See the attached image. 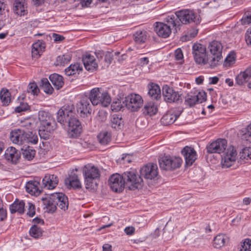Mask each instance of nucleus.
<instances>
[{
  "label": "nucleus",
  "instance_id": "12",
  "mask_svg": "<svg viewBox=\"0 0 251 251\" xmlns=\"http://www.w3.org/2000/svg\"><path fill=\"white\" fill-rule=\"evenodd\" d=\"M77 113L82 118L89 117L92 112L91 104L90 99L87 96L82 97L80 101L76 104Z\"/></svg>",
  "mask_w": 251,
  "mask_h": 251
},
{
  "label": "nucleus",
  "instance_id": "47",
  "mask_svg": "<svg viewBox=\"0 0 251 251\" xmlns=\"http://www.w3.org/2000/svg\"><path fill=\"white\" fill-rule=\"evenodd\" d=\"M250 78L244 73V72H241L238 74L236 78V83L239 85H242L246 83Z\"/></svg>",
  "mask_w": 251,
  "mask_h": 251
},
{
  "label": "nucleus",
  "instance_id": "48",
  "mask_svg": "<svg viewBox=\"0 0 251 251\" xmlns=\"http://www.w3.org/2000/svg\"><path fill=\"white\" fill-rule=\"evenodd\" d=\"M235 60L236 54L234 51H231L225 59L224 65L229 67L235 63Z\"/></svg>",
  "mask_w": 251,
  "mask_h": 251
},
{
  "label": "nucleus",
  "instance_id": "37",
  "mask_svg": "<svg viewBox=\"0 0 251 251\" xmlns=\"http://www.w3.org/2000/svg\"><path fill=\"white\" fill-rule=\"evenodd\" d=\"M97 138L101 145H106L111 141V134L107 131H102L98 134Z\"/></svg>",
  "mask_w": 251,
  "mask_h": 251
},
{
  "label": "nucleus",
  "instance_id": "58",
  "mask_svg": "<svg viewBox=\"0 0 251 251\" xmlns=\"http://www.w3.org/2000/svg\"><path fill=\"white\" fill-rule=\"evenodd\" d=\"M32 126L33 124L29 121L26 120L22 123L21 126L27 129H31L32 128Z\"/></svg>",
  "mask_w": 251,
  "mask_h": 251
},
{
  "label": "nucleus",
  "instance_id": "22",
  "mask_svg": "<svg viewBox=\"0 0 251 251\" xmlns=\"http://www.w3.org/2000/svg\"><path fill=\"white\" fill-rule=\"evenodd\" d=\"M181 153L185 158V164L187 166H191L197 158L196 151L191 147H185L181 151Z\"/></svg>",
  "mask_w": 251,
  "mask_h": 251
},
{
  "label": "nucleus",
  "instance_id": "11",
  "mask_svg": "<svg viewBox=\"0 0 251 251\" xmlns=\"http://www.w3.org/2000/svg\"><path fill=\"white\" fill-rule=\"evenodd\" d=\"M193 54L196 63L204 65L208 63V58L206 48L201 44L195 43L193 46Z\"/></svg>",
  "mask_w": 251,
  "mask_h": 251
},
{
  "label": "nucleus",
  "instance_id": "34",
  "mask_svg": "<svg viewBox=\"0 0 251 251\" xmlns=\"http://www.w3.org/2000/svg\"><path fill=\"white\" fill-rule=\"evenodd\" d=\"M49 78L56 89L59 90L63 87L64 82L62 76L54 73L50 75Z\"/></svg>",
  "mask_w": 251,
  "mask_h": 251
},
{
  "label": "nucleus",
  "instance_id": "14",
  "mask_svg": "<svg viewBox=\"0 0 251 251\" xmlns=\"http://www.w3.org/2000/svg\"><path fill=\"white\" fill-rule=\"evenodd\" d=\"M109 184L111 189L115 192H122L125 187L122 175L119 174H113L109 178Z\"/></svg>",
  "mask_w": 251,
  "mask_h": 251
},
{
  "label": "nucleus",
  "instance_id": "62",
  "mask_svg": "<svg viewBox=\"0 0 251 251\" xmlns=\"http://www.w3.org/2000/svg\"><path fill=\"white\" fill-rule=\"evenodd\" d=\"M245 40L247 44L251 45V30L250 32L249 30L247 31L245 35Z\"/></svg>",
  "mask_w": 251,
  "mask_h": 251
},
{
  "label": "nucleus",
  "instance_id": "64",
  "mask_svg": "<svg viewBox=\"0 0 251 251\" xmlns=\"http://www.w3.org/2000/svg\"><path fill=\"white\" fill-rule=\"evenodd\" d=\"M32 222L34 224V225L41 224L43 225L44 224V220L42 219L37 217L33 219Z\"/></svg>",
  "mask_w": 251,
  "mask_h": 251
},
{
  "label": "nucleus",
  "instance_id": "41",
  "mask_svg": "<svg viewBox=\"0 0 251 251\" xmlns=\"http://www.w3.org/2000/svg\"><path fill=\"white\" fill-rule=\"evenodd\" d=\"M226 243V237L224 234H218L213 239V246L215 248L219 249L223 247Z\"/></svg>",
  "mask_w": 251,
  "mask_h": 251
},
{
  "label": "nucleus",
  "instance_id": "57",
  "mask_svg": "<svg viewBox=\"0 0 251 251\" xmlns=\"http://www.w3.org/2000/svg\"><path fill=\"white\" fill-rule=\"evenodd\" d=\"M175 57L176 60H179L183 57L182 51L180 49H177L175 51Z\"/></svg>",
  "mask_w": 251,
  "mask_h": 251
},
{
  "label": "nucleus",
  "instance_id": "25",
  "mask_svg": "<svg viewBox=\"0 0 251 251\" xmlns=\"http://www.w3.org/2000/svg\"><path fill=\"white\" fill-rule=\"evenodd\" d=\"M82 61L85 69L90 72L97 70L98 65L94 56L86 53L82 56Z\"/></svg>",
  "mask_w": 251,
  "mask_h": 251
},
{
  "label": "nucleus",
  "instance_id": "53",
  "mask_svg": "<svg viewBox=\"0 0 251 251\" xmlns=\"http://www.w3.org/2000/svg\"><path fill=\"white\" fill-rule=\"evenodd\" d=\"M29 106L26 102H21L20 105L17 106L15 111L16 112L20 113L23 111H25L28 109Z\"/></svg>",
  "mask_w": 251,
  "mask_h": 251
},
{
  "label": "nucleus",
  "instance_id": "32",
  "mask_svg": "<svg viewBox=\"0 0 251 251\" xmlns=\"http://www.w3.org/2000/svg\"><path fill=\"white\" fill-rule=\"evenodd\" d=\"M25 0H15L13 11L18 15L24 16L26 14Z\"/></svg>",
  "mask_w": 251,
  "mask_h": 251
},
{
  "label": "nucleus",
  "instance_id": "33",
  "mask_svg": "<svg viewBox=\"0 0 251 251\" xmlns=\"http://www.w3.org/2000/svg\"><path fill=\"white\" fill-rule=\"evenodd\" d=\"M57 126H39L38 131L41 139L44 140L49 139L52 132L56 128Z\"/></svg>",
  "mask_w": 251,
  "mask_h": 251
},
{
  "label": "nucleus",
  "instance_id": "7",
  "mask_svg": "<svg viewBox=\"0 0 251 251\" xmlns=\"http://www.w3.org/2000/svg\"><path fill=\"white\" fill-rule=\"evenodd\" d=\"M182 162L181 158L170 155L162 156L159 159L161 169L167 171H172L179 168Z\"/></svg>",
  "mask_w": 251,
  "mask_h": 251
},
{
  "label": "nucleus",
  "instance_id": "5",
  "mask_svg": "<svg viewBox=\"0 0 251 251\" xmlns=\"http://www.w3.org/2000/svg\"><path fill=\"white\" fill-rule=\"evenodd\" d=\"M82 171L86 189L90 190L94 189V181L100 176L99 169L94 166L87 164L84 166Z\"/></svg>",
  "mask_w": 251,
  "mask_h": 251
},
{
  "label": "nucleus",
  "instance_id": "59",
  "mask_svg": "<svg viewBox=\"0 0 251 251\" xmlns=\"http://www.w3.org/2000/svg\"><path fill=\"white\" fill-rule=\"evenodd\" d=\"M125 231L127 235H132L135 231V228L132 226L126 227L125 229Z\"/></svg>",
  "mask_w": 251,
  "mask_h": 251
},
{
  "label": "nucleus",
  "instance_id": "61",
  "mask_svg": "<svg viewBox=\"0 0 251 251\" xmlns=\"http://www.w3.org/2000/svg\"><path fill=\"white\" fill-rule=\"evenodd\" d=\"M6 4L3 0H0V15H3L5 13Z\"/></svg>",
  "mask_w": 251,
  "mask_h": 251
},
{
  "label": "nucleus",
  "instance_id": "23",
  "mask_svg": "<svg viewBox=\"0 0 251 251\" xmlns=\"http://www.w3.org/2000/svg\"><path fill=\"white\" fill-rule=\"evenodd\" d=\"M182 110H171L163 115L161 119V122L164 125H171L173 124L179 117Z\"/></svg>",
  "mask_w": 251,
  "mask_h": 251
},
{
  "label": "nucleus",
  "instance_id": "55",
  "mask_svg": "<svg viewBox=\"0 0 251 251\" xmlns=\"http://www.w3.org/2000/svg\"><path fill=\"white\" fill-rule=\"evenodd\" d=\"M122 107L123 105L120 104V102L117 101L115 102H113L111 104V108L113 111H119L122 109Z\"/></svg>",
  "mask_w": 251,
  "mask_h": 251
},
{
  "label": "nucleus",
  "instance_id": "42",
  "mask_svg": "<svg viewBox=\"0 0 251 251\" xmlns=\"http://www.w3.org/2000/svg\"><path fill=\"white\" fill-rule=\"evenodd\" d=\"M71 60V56L69 54H63L57 56L55 62L56 66H64Z\"/></svg>",
  "mask_w": 251,
  "mask_h": 251
},
{
  "label": "nucleus",
  "instance_id": "20",
  "mask_svg": "<svg viewBox=\"0 0 251 251\" xmlns=\"http://www.w3.org/2000/svg\"><path fill=\"white\" fill-rule=\"evenodd\" d=\"M65 183L69 189H80L82 188L81 183L78 175L74 171L72 172L68 177L65 179Z\"/></svg>",
  "mask_w": 251,
  "mask_h": 251
},
{
  "label": "nucleus",
  "instance_id": "43",
  "mask_svg": "<svg viewBox=\"0 0 251 251\" xmlns=\"http://www.w3.org/2000/svg\"><path fill=\"white\" fill-rule=\"evenodd\" d=\"M134 41L138 43H145L147 39V32L146 31L139 30L133 35Z\"/></svg>",
  "mask_w": 251,
  "mask_h": 251
},
{
  "label": "nucleus",
  "instance_id": "6",
  "mask_svg": "<svg viewBox=\"0 0 251 251\" xmlns=\"http://www.w3.org/2000/svg\"><path fill=\"white\" fill-rule=\"evenodd\" d=\"M223 49V46L220 41L213 40L209 43L208 50L212 56V59L209 62L211 68H214L219 65L220 62L222 59Z\"/></svg>",
  "mask_w": 251,
  "mask_h": 251
},
{
  "label": "nucleus",
  "instance_id": "16",
  "mask_svg": "<svg viewBox=\"0 0 251 251\" xmlns=\"http://www.w3.org/2000/svg\"><path fill=\"white\" fill-rule=\"evenodd\" d=\"M237 152L232 146H229L224 154L222 159V164L223 167L228 168L235 162Z\"/></svg>",
  "mask_w": 251,
  "mask_h": 251
},
{
  "label": "nucleus",
  "instance_id": "60",
  "mask_svg": "<svg viewBox=\"0 0 251 251\" xmlns=\"http://www.w3.org/2000/svg\"><path fill=\"white\" fill-rule=\"evenodd\" d=\"M52 37L54 38V41L55 42L62 41L65 39L63 36L56 33H53Z\"/></svg>",
  "mask_w": 251,
  "mask_h": 251
},
{
  "label": "nucleus",
  "instance_id": "36",
  "mask_svg": "<svg viewBox=\"0 0 251 251\" xmlns=\"http://www.w3.org/2000/svg\"><path fill=\"white\" fill-rule=\"evenodd\" d=\"M124 121L122 116L118 114H114L111 119V126L113 128L121 129L124 125Z\"/></svg>",
  "mask_w": 251,
  "mask_h": 251
},
{
  "label": "nucleus",
  "instance_id": "19",
  "mask_svg": "<svg viewBox=\"0 0 251 251\" xmlns=\"http://www.w3.org/2000/svg\"><path fill=\"white\" fill-rule=\"evenodd\" d=\"M171 26L170 24H165L161 22H156L154 25V31L158 36L166 38L169 36L171 33Z\"/></svg>",
  "mask_w": 251,
  "mask_h": 251
},
{
  "label": "nucleus",
  "instance_id": "27",
  "mask_svg": "<svg viewBox=\"0 0 251 251\" xmlns=\"http://www.w3.org/2000/svg\"><path fill=\"white\" fill-rule=\"evenodd\" d=\"M148 94L151 99L158 100L161 99V89L158 84L151 82L148 84Z\"/></svg>",
  "mask_w": 251,
  "mask_h": 251
},
{
  "label": "nucleus",
  "instance_id": "56",
  "mask_svg": "<svg viewBox=\"0 0 251 251\" xmlns=\"http://www.w3.org/2000/svg\"><path fill=\"white\" fill-rule=\"evenodd\" d=\"M7 218V211L3 207L0 208V221H3Z\"/></svg>",
  "mask_w": 251,
  "mask_h": 251
},
{
  "label": "nucleus",
  "instance_id": "4",
  "mask_svg": "<svg viewBox=\"0 0 251 251\" xmlns=\"http://www.w3.org/2000/svg\"><path fill=\"white\" fill-rule=\"evenodd\" d=\"M90 102L93 105L101 104L103 107H107L111 102V97L107 92H100L98 88L91 90L89 97Z\"/></svg>",
  "mask_w": 251,
  "mask_h": 251
},
{
  "label": "nucleus",
  "instance_id": "52",
  "mask_svg": "<svg viewBox=\"0 0 251 251\" xmlns=\"http://www.w3.org/2000/svg\"><path fill=\"white\" fill-rule=\"evenodd\" d=\"M241 23L244 25L251 23V12L248 11L244 14L241 19Z\"/></svg>",
  "mask_w": 251,
  "mask_h": 251
},
{
  "label": "nucleus",
  "instance_id": "26",
  "mask_svg": "<svg viewBox=\"0 0 251 251\" xmlns=\"http://www.w3.org/2000/svg\"><path fill=\"white\" fill-rule=\"evenodd\" d=\"M58 183V178L54 175L47 174L42 180V185L45 188L53 189Z\"/></svg>",
  "mask_w": 251,
  "mask_h": 251
},
{
  "label": "nucleus",
  "instance_id": "46",
  "mask_svg": "<svg viewBox=\"0 0 251 251\" xmlns=\"http://www.w3.org/2000/svg\"><path fill=\"white\" fill-rule=\"evenodd\" d=\"M241 132L242 139L251 143V123Z\"/></svg>",
  "mask_w": 251,
  "mask_h": 251
},
{
  "label": "nucleus",
  "instance_id": "13",
  "mask_svg": "<svg viewBox=\"0 0 251 251\" xmlns=\"http://www.w3.org/2000/svg\"><path fill=\"white\" fill-rule=\"evenodd\" d=\"M162 95L164 100L168 103L178 102L180 100L182 101L181 95L167 85L162 87Z\"/></svg>",
  "mask_w": 251,
  "mask_h": 251
},
{
  "label": "nucleus",
  "instance_id": "2",
  "mask_svg": "<svg viewBox=\"0 0 251 251\" xmlns=\"http://www.w3.org/2000/svg\"><path fill=\"white\" fill-rule=\"evenodd\" d=\"M165 21L172 25V27L175 28L176 32L180 29L179 26L181 24H187L194 22L198 24L200 23V20L199 18H197L195 12L189 9L176 11L175 15L168 16L165 19Z\"/></svg>",
  "mask_w": 251,
  "mask_h": 251
},
{
  "label": "nucleus",
  "instance_id": "18",
  "mask_svg": "<svg viewBox=\"0 0 251 251\" xmlns=\"http://www.w3.org/2000/svg\"><path fill=\"white\" fill-rule=\"evenodd\" d=\"M38 119L40 123L39 126H57L55 121L51 114L48 112L44 110L39 111Z\"/></svg>",
  "mask_w": 251,
  "mask_h": 251
},
{
  "label": "nucleus",
  "instance_id": "51",
  "mask_svg": "<svg viewBox=\"0 0 251 251\" xmlns=\"http://www.w3.org/2000/svg\"><path fill=\"white\" fill-rule=\"evenodd\" d=\"M27 92L33 95H37L39 92V89L35 82L30 83L27 88Z\"/></svg>",
  "mask_w": 251,
  "mask_h": 251
},
{
  "label": "nucleus",
  "instance_id": "28",
  "mask_svg": "<svg viewBox=\"0 0 251 251\" xmlns=\"http://www.w3.org/2000/svg\"><path fill=\"white\" fill-rule=\"evenodd\" d=\"M40 183L37 181H28L25 185V189L29 194L38 196L41 193V190L39 188Z\"/></svg>",
  "mask_w": 251,
  "mask_h": 251
},
{
  "label": "nucleus",
  "instance_id": "54",
  "mask_svg": "<svg viewBox=\"0 0 251 251\" xmlns=\"http://www.w3.org/2000/svg\"><path fill=\"white\" fill-rule=\"evenodd\" d=\"M28 209L27 212V215L29 217H32L35 214V206L31 202H28Z\"/></svg>",
  "mask_w": 251,
  "mask_h": 251
},
{
  "label": "nucleus",
  "instance_id": "45",
  "mask_svg": "<svg viewBox=\"0 0 251 251\" xmlns=\"http://www.w3.org/2000/svg\"><path fill=\"white\" fill-rule=\"evenodd\" d=\"M25 135L26 136L25 143H30L32 144H36L38 142V136L36 133H33L31 131L26 132L25 131Z\"/></svg>",
  "mask_w": 251,
  "mask_h": 251
},
{
  "label": "nucleus",
  "instance_id": "50",
  "mask_svg": "<svg viewBox=\"0 0 251 251\" xmlns=\"http://www.w3.org/2000/svg\"><path fill=\"white\" fill-rule=\"evenodd\" d=\"M239 251H251V240L247 238L243 243H241L239 248Z\"/></svg>",
  "mask_w": 251,
  "mask_h": 251
},
{
  "label": "nucleus",
  "instance_id": "38",
  "mask_svg": "<svg viewBox=\"0 0 251 251\" xmlns=\"http://www.w3.org/2000/svg\"><path fill=\"white\" fill-rule=\"evenodd\" d=\"M11 93L7 89H2L0 92V99L2 106H7L11 102Z\"/></svg>",
  "mask_w": 251,
  "mask_h": 251
},
{
  "label": "nucleus",
  "instance_id": "17",
  "mask_svg": "<svg viewBox=\"0 0 251 251\" xmlns=\"http://www.w3.org/2000/svg\"><path fill=\"white\" fill-rule=\"evenodd\" d=\"M226 139H218L207 147V151L209 153H221L226 151Z\"/></svg>",
  "mask_w": 251,
  "mask_h": 251
},
{
  "label": "nucleus",
  "instance_id": "15",
  "mask_svg": "<svg viewBox=\"0 0 251 251\" xmlns=\"http://www.w3.org/2000/svg\"><path fill=\"white\" fill-rule=\"evenodd\" d=\"M158 167L156 164L148 163L140 169V175L147 179H152L158 176Z\"/></svg>",
  "mask_w": 251,
  "mask_h": 251
},
{
  "label": "nucleus",
  "instance_id": "30",
  "mask_svg": "<svg viewBox=\"0 0 251 251\" xmlns=\"http://www.w3.org/2000/svg\"><path fill=\"white\" fill-rule=\"evenodd\" d=\"M45 43L42 40H38L32 45V56L34 58H38L41 53L44 51Z\"/></svg>",
  "mask_w": 251,
  "mask_h": 251
},
{
  "label": "nucleus",
  "instance_id": "21",
  "mask_svg": "<svg viewBox=\"0 0 251 251\" xmlns=\"http://www.w3.org/2000/svg\"><path fill=\"white\" fill-rule=\"evenodd\" d=\"M25 131L22 129L12 130L10 133V139L13 143L22 145L25 142Z\"/></svg>",
  "mask_w": 251,
  "mask_h": 251
},
{
  "label": "nucleus",
  "instance_id": "24",
  "mask_svg": "<svg viewBox=\"0 0 251 251\" xmlns=\"http://www.w3.org/2000/svg\"><path fill=\"white\" fill-rule=\"evenodd\" d=\"M5 159L13 164H17L21 157V152L16 148L11 147L7 149L5 152Z\"/></svg>",
  "mask_w": 251,
  "mask_h": 251
},
{
  "label": "nucleus",
  "instance_id": "39",
  "mask_svg": "<svg viewBox=\"0 0 251 251\" xmlns=\"http://www.w3.org/2000/svg\"><path fill=\"white\" fill-rule=\"evenodd\" d=\"M40 87L43 91L48 94H51L53 89L47 78H43L40 83Z\"/></svg>",
  "mask_w": 251,
  "mask_h": 251
},
{
  "label": "nucleus",
  "instance_id": "10",
  "mask_svg": "<svg viewBox=\"0 0 251 251\" xmlns=\"http://www.w3.org/2000/svg\"><path fill=\"white\" fill-rule=\"evenodd\" d=\"M123 104L131 111H137L142 106L143 100L140 95L132 93L125 98Z\"/></svg>",
  "mask_w": 251,
  "mask_h": 251
},
{
  "label": "nucleus",
  "instance_id": "40",
  "mask_svg": "<svg viewBox=\"0 0 251 251\" xmlns=\"http://www.w3.org/2000/svg\"><path fill=\"white\" fill-rule=\"evenodd\" d=\"M44 230L36 225H33L30 228L29 233L30 236L38 239L43 236Z\"/></svg>",
  "mask_w": 251,
  "mask_h": 251
},
{
  "label": "nucleus",
  "instance_id": "1",
  "mask_svg": "<svg viewBox=\"0 0 251 251\" xmlns=\"http://www.w3.org/2000/svg\"><path fill=\"white\" fill-rule=\"evenodd\" d=\"M57 120L63 125L68 124V135L70 138H75L80 134L82 126L76 117L73 104L62 106L57 112Z\"/></svg>",
  "mask_w": 251,
  "mask_h": 251
},
{
  "label": "nucleus",
  "instance_id": "9",
  "mask_svg": "<svg viewBox=\"0 0 251 251\" xmlns=\"http://www.w3.org/2000/svg\"><path fill=\"white\" fill-rule=\"evenodd\" d=\"M206 93L204 91L190 92L184 97V103L186 106L192 107L196 104L202 103L206 100Z\"/></svg>",
  "mask_w": 251,
  "mask_h": 251
},
{
  "label": "nucleus",
  "instance_id": "44",
  "mask_svg": "<svg viewBox=\"0 0 251 251\" xmlns=\"http://www.w3.org/2000/svg\"><path fill=\"white\" fill-rule=\"evenodd\" d=\"M23 152L22 154L24 157L28 160H32L35 154V151L32 148L27 146L25 149H22Z\"/></svg>",
  "mask_w": 251,
  "mask_h": 251
},
{
  "label": "nucleus",
  "instance_id": "29",
  "mask_svg": "<svg viewBox=\"0 0 251 251\" xmlns=\"http://www.w3.org/2000/svg\"><path fill=\"white\" fill-rule=\"evenodd\" d=\"M158 111L157 105L153 101L146 102L143 109V114L145 116H153L155 115Z\"/></svg>",
  "mask_w": 251,
  "mask_h": 251
},
{
  "label": "nucleus",
  "instance_id": "63",
  "mask_svg": "<svg viewBox=\"0 0 251 251\" xmlns=\"http://www.w3.org/2000/svg\"><path fill=\"white\" fill-rule=\"evenodd\" d=\"M113 60V57L110 53H106L104 56V61L108 65L110 64Z\"/></svg>",
  "mask_w": 251,
  "mask_h": 251
},
{
  "label": "nucleus",
  "instance_id": "35",
  "mask_svg": "<svg viewBox=\"0 0 251 251\" xmlns=\"http://www.w3.org/2000/svg\"><path fill=\"white\" fill-rule=\"evenodd\" d=\"M82 70V67L78 63L71 64L65 70V74L68 76L74 75L76 74H79Z\"/></svg>",
  "mask_w": 251,
  "mask_h": 251
},
{
  "label": "nucleus",
  "instance_id": "31",
  "mask_svg": "<svg viewBox=\"0 0 251 251\" xmlns=\"http://www.w3.org/2000/svg\"><path fill=\"white\" fill-rule=\"evenodd\" d=\"M25 203L23 201H20L16 199L15 201L10 205V211L11 214L18 212L23 214L25 212Z\"/></svg>",
  "mask_w": 251,
  "mask_h": 251
},
{
  "label": "nucleus",
  "instance_id": "3",
  "mask_svg": "<svg viewBox=\"0 0 251 251\" xmlns=\"http://www.w3.org/2000/svg\"><path fill=\"white\" fill-rule=\"evenodd\" d=\"M43 202L49 212H54L58 206L61 209L65 211L68 209L69 202L68 197L63 193H54L50 195V197L42 198Z\"/></svg>",
  "mask_w": 251,
  "mask_h": 251
},
{
  "label": "nucleus",
  "instance_id": "49",
  "mask_svg": "<svg viewBox=\"0 0 251 251\" xmlns=\"http://www.w3.org/2000/svg\"><path fill=\"white\" fill-rule=\"evenodd\" d=\"M240 158L242 159H251V148L250 147H246L242 149L240 152Z\"/></svg>",
  "mask_w": 251,
  "mask_h": 251
},
{
  "label": "nucleus",
  "instance_id": "8",
  "mask_svg": "<svg viewBox=\"0 0 251 251\" xmlns=\"http://www.w3.org/2000/svg\"><path fill=\"white\" fill-rule=\"evenodd\" d=\"M122 176L125 181V186L126 185L129 189L134 190L141 187L143 179L134 170L124 172Z\"/></svg>",
  "mask_w": 251,
  "mask_h": 251
}]
</instances>
